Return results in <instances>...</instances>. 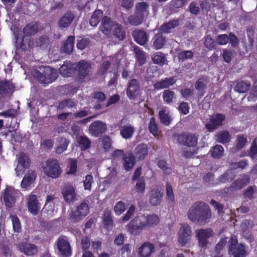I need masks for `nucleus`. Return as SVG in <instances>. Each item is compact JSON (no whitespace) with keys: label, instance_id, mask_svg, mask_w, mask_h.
Masks as SVG:
<instances>
[{"label":"nucleus","instance_id":"9d476101","mask_svg":"<svg viewBox=\"0 0 257 257\" xmlns=\"http://www.w3.org/2000/svg\"><path fill=\"white\" fill-rule=\"evenodd\" d=\"M225 116L222 113H218L211 115L208 122L205 125V128L209 132H212L218 127L222 125L223 122L225 120Z\"/></svg>","mask_w":257,"mask_h":257},{"label":"nucleus","instance_id":"c756f323","mask_svg":"<svg viewBox=\"0 0 257 257\" xmlns=\"http://www.w3.org/2000/svg\"><path fill=\"white\" fill-rule=\"evenodd\" d=\"M103 224L104 228L108 231H111L113 227V220L111 212L108 208L104 210L103 216Z\"/></svg>","mask_w":257,"mask_h":257},{"label":"nucleus","instance_id":"864d4df0","mask_svg":"<svg viewBox=\"0 0 257 257\" xmlns=\"http://www.w3.org/2000/svg\"><path fill=\"white\" fill-rule=\"evenodd\" d=\"M247 143L246 136L244 135H239L237 136L235 143V150H240L243 149Z\"/></svg>","mask_w":257,"mask_h":257},{"label":"nucleus","instance_id":"69168bd1","mask_svg":"<svg viewBox=\"0 0 257 257\" xmlns=\"http://www.w3.org/2000/svg\"><path fill=\"white\" fill-rule=\"evenodd\" d=\"M125 152L123 149H115L110 154V159L112 160L118 161L120 159H123V156H124Z\"/></svg>","mask_w":257,"mask_h":257},{"label":"nucleus","instance_id":"6ab92c4d","mask_svg":"<svg viewBox=\"0 0 257 257\" xmlns=\"http://www.w3.org/2000/svg\"><path fill=\"white\" fill-rule=\"evenodd\" d=\"M27 207L29 211L33 215L38 214L40 208V203L37 196L34 194H31L27 198Z\"/></svg>","mask_w":257,"mask_h":257},{"label":"nucleus","instance_id":"2f4dec72","mask_svg":"<svg viewBox=\"0 0 257 257\" xmlns=\"http://www.w3.org/2000/svg\"><path fill=\"white\" fill-rule=\"evenodd\" d=\"M162 199V194L159 188H153L150 192L149 202L153 206L159 204Z\"/></svg>","mask_w":257,"mask_h":257},{"label":"nucleus","instance_id":"09e8293b","mask_svg":"<svg viewBox=\"0 0 257 257\" xmlns=\"http://www.w3.org/2000/svg\"><path fill=\"white\" fill-rule=\"evenodd\" d=\"M152 61L154 64L163 66L167 62V58L161 52H157L153 54Z\"/></svg>","mask_w":257,"mask_h":257},{"label":"nucleus","instance_id":"bf43d9fd","mask_svg":"<svg viewBox=\"0 0 257 257\" xmlns=\"http://www.w3.org/2000/svg\"><path fill=\"white\" fill-rule=\"evenodd\" d=\"M103 149L107 152L109 151L112 147V141L111 138L107 135L103 136L101 139Z\"/></svg>","mask_w":257,"mask_h":257},{"label":"nucleus","instance_id":"393cba45","mask_svg":"<svg viewBox=\"0 0 257 257\" xmlns=\"http://www.w3.org/2000/svg\"><path fill=\"white\" fill-rule=\"evenodd\" d=\"M62 194L66 202H73L76 199L74 188L71 184H67L64 187Z\"/></svg>","mask_w":257,"mask_h":257},{"label":"nucleus","instance_id":"4be33fe9","mask_svg":"<svg viewBox=\"0 0 257 257\" xmlns=\"http://www.w3.org/2000/svg\"><path fill=\"white\" fill-rule=\"evenodd\" d=\"M76 71V67L75 64L71 62H64V64L60 67V73L64 77H71L75 74Z\"/></svg>","mask_w":257,"mask_h":257},{"label":"nucleus","instance_id":"3c124183","mask_svg":"<svg viewBox=\"0 0 257 257\" xmlns=\"http://www.w3.org/2000/svg\"><path fill=\"white\" fill-rule=\"evenodd\" d=\"M36 46L42 49H47L49 45V39L48 36H41L35 40Z\"/></svg>","mask_w":257,"mask_h":257},{"label":"nucleus","instance_id":"6e6552de","mask_svg":"<svg viewBox=\"0 0 257 257\" xmlns=\"http://www.w3.org/2000/svg\"><path fill=\"white\" fill-rule=\"evenodd\" d=\"M55 244L61 257H70L72 255L71 247L66 236H60Z\"/></svg>","mask_w":257,"mask_h":257},{"label":"nucleus","instance_id":"603ef678","mask_svg":"<svg viewBox=\"0 0 257 257\" xmlns=\"http://www.w3.org/2000/svg\"><path fill=\"white\" fill-rule=\"evenodd\" d=\"M144 19V17L135 12L134 14L131 15L128 17V22L133 26H138L142 23Z\"/></svg>","mask_w":257,"mask_h":257},{"label":"nucleus","instance_id":"c85d7f7f","mask_svg":"<svg viewBox=\"0 0 257 257\" xmlns=\"http://www.w3.org/2000/svg\"><path fill=\"white\" fill-rule=\"evenodd\" d=\"M15 85L10 80L0 81V98L4 97L10 91H14Z\"/></svg>","mask_w":257,"mask_h":257},{"label":"nucleus","instance_id":"f03ea898","mask_svg":"<svg viewBox=\"0 0 257 257\" xmlns=\"http://www.w3.org/2000/svg\"><path fill=\"white\" fill-rule=\"evenodd\" d=\"M41 30L42 28L38 22L33 21L28 23L23 28L24 36L21 39L20 43L17 39V47L20 48L24 51L28 50L31 47L30 38H29V37L34 36Z\"/></svg>","mask_w":257,"mask_h":257},{"label":"nucleus","instance_id":"5fc2aeb1","mask_svg":"<svg viewBox=\"0 0 257 257\" xmlns=\"http://www.w3.org/2000/svg\"><path fill=\"white\" fill-rule=\"evenodd\" d=\"M204 39V46L208 50L211 51L215 48L216 42L211 37L210 35H205Z\"/></svg>","mask_w":257,"mask_h":257},{"label":"nucleus","instance_id":"b1692460","mask_svg":"<svg viewBox=\"0 0 257 257\" xmlns=\"http://www.w3.org/2000/svg\"><path fill=\"white\" fill-rule=\"evenodd\" d=\"M134 41L141 46H144L148 41L149 35L143 30H134L132 33Z\"/></svg>","mask_w":257,"mask_h":257},{"label":"nucleus","instance_id":"f257e3e1","mask_svg":"<svg viewBox=\"0 0 257 257\" xmlns=\"http://www.w3.org/2000/svg\"><path fill=\"white\" fill-rule=\"evenodd\" d=\"M187 216L192 222L204 225L210 221L212 212L209 206L202 201L195 202L189 209Z\"/></svg>","mask_w":257,"mask_h":257},{"label":"nucleus","instance_id":"680f3d73","mask_svg":"<svg viewBox=\"0 0 257 257\" xmlns=\"http://www.w3.org/2000/svg\"><path fill=\"white\" fill-rule=\"evenodd\" d=\"M166 197L170 203H175L174 195L172 189V185L170 183L167 182L166 185Z\"/></svg>","mask_w":257,"mask_h":257},{"label":"nucleus","instance_id":"774afa93","mask_svg":"<svg viewBox=\"0 0 257 257\" xmlns=\"http://www.w3.org/2000/svg\"><path fill=\"white\" fill-rule=\"evenodd\" d=\"M193 57V53L191 50L183 51L178 53V59L182 61L192 59Z\"/></svg>","mask_w":257,"mask_h":257},{"label":"nucleus","instance_id":"8fccbe9b","mask_svg":"<svg viewBox=\"0 0 257 257\" xmlns=\"http://www.w3.org/2000/svg\"><path fill=\"white\" fill-rule=\"evenodd\" d=\"M235 177V175L232 170H227L218 177V180L220 183H225L232 181Z\"/></svg>","mask_w":257,"mask_h":257},{"label":"nucleus","instance_id":"49530a36","mask_svg":"<svg viewBox=\"0 0 257 257\" xmlns=\"http://www.w3.org/2000/svg\"><path fill=\"white\" fill-rule=\"evenodd\" d=\"M103 11L100 10H95L91 16L89 20L90 26L95 27L100 21V19L103 18Z\"/></svg>","mask_w":257,"mask_h":257},{"label":"nucleus","instance_id":"58836bf2","mask_svg":"<svg viewBox=\"0 0 257 257\" xmlns=\"http://www.w3.org/2000/svg\"><path fill=\"white\" fill-rule=\"evenodd\" d=\"M112 34L115 38L119 41L123 40L126 36V32L120 24L115 23L112 30Z\"/></svg>","mask_w":257,"mask_h":257},{"label":"nucleus","instance_id":"bb28decb","mask_svg":"<svg viewBox=\"0 0 257 257\" xmlns=\"http://www.w3.org/2000/svg\"><path fill=\"white\" fill-rule=\"evenodd\" d=\"M37 178V173L35 171L29 170L24 176L22 182L21 187L27 189L35 181Z\"/></svg>","mask_w":257,"mask_h":257},{"label":"nucleus","instance_id":"052dcab7","mask_svg":"<svg viewBox=\"0 0 257 257\" xmlns=\"http://www.w3.org/2000/svg\"><path fill=\"white\" fill-rule=\"evenodd\" d=\"M67 174L75 175L77 170V161L76 159H69Z\"/></svg>","mask_w":257,"mask_h":257},{"label":"nucleus","instance_id":"37998d69","mask_svg":"<svg viewBox=\"0 0 257 257\" xmlns=\"http://www.w3.org/2000/svg\"><path fill=\"white\" fill-rule=\"evenodd\" d=\"M74 18V16L71 12L66 13L59 20V27L62 28L68 27L71 24Z\"/></svg>","mask_w":257,"mask_h":257},{"label":"nucleus","instance_id":"13d9d810","mask_svg":"<svg viewBox=\"0 0 257 257\" xmlns=\"http://www.w3.org/2000/svg\"><path fill=\"white\" fill-rule=\"evenodd\" d=\"M18 163L23 168H28L30 165V160L26 154L22 153L20 154Z\"/></svg>","mask_w":257,"mask_h":257},{"label":"nucleus","instance_id":"0eeeda50","mask_svg":"<svg viewBox=\"0 0 257 257\" xmlns=\"http://www.w3.org/2000/svg\"><path fill=\"white\" fill-rule=\"evenodd\" d=\"M144 215L136 216L126 225V229L131 234L139 235L145 227Z\"/></svg>","mask_w":257,"mask_h":257},{"label":"nucleus","instance_id":"473e14b6","mask_svg":"<svg viewBox=\"0 0 257 257\" xmlns=\"http://www.w3.org/2000/svg\"><path fill=\"white\" fill-rule=\"evenodd\" d=\"M119 128L120 135L125 140L131 139L135 132L134 127L130 124L121 126Z\"/></svg>","mask_w":257,"mask_h":257},{"label":"nucleus","instance_id":"f3484780","mask_svg":"<svg viewBox=\"0 0 257 257\" xmlns=\"http://www.w3.org/2000/svg\"><path fill=\"white\" fill-rule=\"evenodd\" d=\"M77 68L76 71L78 79L83 80L89 75L91 68V63L85 60H82L78 62Z\"/></svg>","mask_w":257,"mask_h":257},{"label":"nucleus","instance_id":"7c9ffc66","mask_svg":"<svg viewBox=\"0 0 257 257\" xmlns=\"http://www.w3.org/2000/svg\"><path fill=\"white\" fill-rule=\"evenodd\" d=\"M140 84L136 79H132L128 83L126 89L127 96L131 99L135 98L137 92L139 90Z\"/></svg>","mask_w":257,"mask_h":257},{"label":"nucleus","instance_id":"412c9836","mask_svg":"<svg viewBox=\"0 0 257 257\" xmlns=\"http://www.w3.org/2000/svg\"><path fill=\"white\" fill-rule=\"evenodd\" d=\"M122 162L125 170L126 171L131 170L136 163V157L133 152L131 151H126L124 156H123Z\"/></svg>","mask_w":257,"mask_h":257},{"label":"nucleus","instance_id":"de8ad7c7","mask_svg":"<svg viewBox=\"0 0 257 257\" xmlns=\"http://www.w3.org/2000/svg\"><path fill=\"white\" fill-rule=\"evenodd\" d=\"M145 218V226H155L157 225L160 221V219L158 215L156 214L148 215L145 216L144 215Z\"/></svg>","mask_w":257,"mask_h":257},{"label":"nucleus","instance_id":"e2e57ef3","mask_svg":"<svg viewBox=\"0 0 257 257\" xmlns=\"http://www.w3.org/2000/svg\"><path fill=\"white\" fill-rule=\"evenodd\" d=\"M248 156L252 160H257V137L254 139L248 152Z\"/></svg>","mask_w":257,"mask_h":257},{"label":"nucleus","instance_id":"0e129e2a","mask_svg":"<svg viewBox=\"0 0 257 257\" xmlns=\"http://www.w3.org/2000/svg\"><path fill=\"white\" fill-rule=\"evenodd\" d=\"M236 55V52L233 50L224 49L223 51L222 57L223 60L227 63H230L232 57Z\"/></svg>","mask_w":257,"mask_h":257},{"label":"nucleus","instance_id":"cd10ccee","mask_svg":"<svg viewBox=\"0 0 257 257\" xmlns=\"http://www.w3.org/2000/svg\"><path fill=\"white\" fill-rule=\"evenodd\" d=\"M207 83L208 78L205 76L200 77L195 82V88L199 92L198 96L200 98L203 96Z\"/></svg>","mask_w":257,"mask_h":257},{"label":"nucleus","instance_id":"f8f14e48","mask_svg":"<svg viewBox=\"0 0 257 257\" xmlns=\"http://www.w3.org/2000/svg\"><path fill=\"white\" fill-rule=\"evenodd\" d=\"M18 191L14 187L7 186L3 193V199L7 207L11 208L15 204Z\"/></svg>","mask_w":257,"mask_h":257},{"label":"nucleus","instance_id":"a19ab883","mask_svg":"<svg viewBox=\"0 0 257 257\" xmlns=\"http://www.w3.org/2000/svg\"><path fill=\"white\" fill-rule=\"evenodd\" d=\"M149 5L148 3L144 2H139L136 5L135 12L145 18L149 14Z\"/></svg>","mask_w":257,"mask_h":257},{"label":"nucleus","instance_id":"ea45409f","mask_svg":"<svg viewBox=\"0 0 257 257\" xmlns=\"http://www.w3.org/2000/svg\"><path fill=\"white\" fill-rule=\"evenodd\" d=\"M76 141L79 147L82 151L88 150L91 146V142L85 135L77 137Z\"/></svg>","mask_w":257,"mask_h":257},{"label":"nucleus","instance_id":"7ed1b4c3","mask_svg":"<svg viewBox=\"0 0 257 257\" xmlns=\"http://www.w3.org/2000/svg\"><path fill=\"white\" fill-rule=\"evenodd\" d=\"M89 213V205L83 201L71 209L68 215V219L71 222L76 223L82 221Z\"/></svg>","mask_w":257,"mask_h":257},{"label":"nucleus","instance_id":"72a5a7b5","mask_svg":"<svg viewBox=\"0 0 257 257\" xmlns=\"http://www.w3.org/2000/svg\"><path fill=\"white\" fill-rule=\"evenodd\" d=\"M74 43L75 36H69L67 39L64 42L63 46L61 47V52L66 54H71L74 48Z\"/></svg>","mask_w":257,"mask_h":257},{"label":"nucleus","instance_id":"a878e982","mask_svg":"<svg viewBox=\"0 0 257 257\" xmlns=\"http://www.w3.org/2000/svg\"><path fill=\"white\" fill-rule=\"evenodd\" d=\"M176 82V80L174 77H166L156 82L154 84V87L157 90L169 88L170 86L175 84Z\"/></svg>","mask_w":257,"mask_h":257},{"label":"nucleus","instance_id":"79ce46f5","mask_svg":"<svg viewBox=\"0 0 257 257\" xmlns=\"http://www.w3.org/2000/svg\"><path fill=\"white\" fill-rule=\"evenodd\" d=\"M179 25L178 20H173L161 25L160 27V30L162 33L168 34L171 33L172 30L177 27Z\"/></svg>","mask_w":257,"mask_h":257},{"label":"nucleus","instance_id":"338daca9","mask_svg":"<svg viewBox=\"0 0 257 257\" xmlns=\"http://www.w3.org/2000/svg\"><path fill=\"white\" fill-rule=\"evenodd\" d=\"M13 223V227L15 232H20L21 231V224L19 218L16 215L10 216Z\"/></svg>","mask_w":257,"mask_h":257},{"label":"nucleus","instance_id":"e433bc0d","mask_svg":"<svg viewBox=\"0 0 257 257\" xmlns=\"http://www.w3.org/2000/svg\"><path fill=\"white\" fill-rule=\"evenodd\" d=\"M148 153L147 145L142 143L138 145L135 149V154L139 160H143Z\"/></svg>","mask_w":257,"mask_h":257},{"label":"nucleus","instance_id":"f704fd0d","mask_svg":"<svg viewBox=\"0 0 257 257\" xmlns=\"http://www.w3.org/2000/svg\"><path fill=\"white\" fill-rule=\"evenodd\" d=\"M134 51L135 54V57L140 66H143L147 61V54L143 49L138 46L134 47Z\"/></svg>","mask_w":257,"mask_h":257},{"label":"nucleus","instance_id":"a18cd8bd","mask_svg":"<svg viewBox=\"0 0 257 257\" xmlns=\"http://www.w3.org/2000/svg\"><path fill=\"white\" fill-rule=\"evenodd\" d=\"M224 148L220 145H216L211 148L209 153L211 156L215 159H219L224 155Z\"/></svg>","mask_w":257,"mask_h":257},{"label":"nucleus","instance_id":"6e6d98bb","mask_svg":"<svg viewBox=\"0 0 257 257\" xmlns=\"http://www.w3.org/2000/svg\"><path fill=\"white\" fill-rule=\"evenodd\" d=\"M136 184L135 186L136 191L140 193H144L146 189L145 179L144 176L141 177L139 179L136 180Z\"/></svg>","mask_w":257,"mask_h":257},{"label":"nucleus","instance_id":"ddd939ff","mask_svg":"<svg viewBox=\"0 0 257 257\" xmlns=\"http://www.w3.org/2000/svg\"><path fill=\"white\" fill-rule=\"evenodd\" d=\"M250 180V178L249 175L243 174L236 180L234 181L229 187H227V191L233 192L240 190L248 185Z\"/></svg>","mask_w":257,"mask_h":257},{"label":"nucleus","instance_id":"2eb2a0df","mask_svg":"<svg viewBox=\"0 0 257 257\" xmlns=\"http://www.w3.org/2000/svg\"><path fill=\"white\" fill-rule=\"evenodd\" d=\"M107 130L106 123L101 120L92 122L89 127V132L93 137H99L105 133Z\"/></svg>","mask_w":257,"mask_h":257},{"label":"nucleus","instance_id":"dca6fc26","mask_svg":"<svg viewBox=\"0 0 257 257\" xmlns=\"http://www.w3.org/2000/svg\"><path fill=\"white\" fill-rule=\"evenodd\" d=\"M17 248L20 251L27 256H33L38 252L37 246L25 241L20 242L17 245Z\"/></svg>","mask_w":257,"mask_h":257},{"label":"nucleus","instance_id":"c9c22d12","mask_svg":"<svg viewBox=\"0 0 257 257\" xmlns=\"http://www.w3.org/2000/svg\"><path fill=\"white\" fill-rule=\"evenodd\" d=\"M234 90L239 93H245L250 88L251 84L249 82L237 80L233 83Z\"/></svg>","mask_w":257,"mask_h":257},{"label":"nucleus","instance_id":"1a4fd4ad","mask_svg":"<svg viewBox=\"0 0 257 257\" xmlns=\"http://www.w3.org/2000/svg\"><path fill=\"white\" fill-rule=\"evenodd\" d=\"M198 135L183 132L178 136L177 141L179 144L188 147L194 148L198 144Z\"/></svg>","mask_w":257,"mask_h":257},{"label":"nucleus","instance_id":"4d7b16f0","mask_svg":"<svg viewBox=\"0 0 257 257\" xmlns=\"http://www.w3.org/2000/svg\"><path fill=\"white\" fill-rule=\"evenodd\" d=\"M162 97L166 103L170 104L175 98V92L171 90L166 89L163 92Z\"/></svg>","mask_w":257,"mask_h":257},{"label":"nucleus","instance_id":"9b49d317","mask_svg":"<svg viewBox=\"0 0 257 257\" xmlns=\"http://www.w3.org/2000/svg\"><path fill=\"white\" fill-rule=\"evenodd\" d=\"M196 234L199 246L204 248L209 244L208 239L212 236L213 231L211 228H201L196 230Z\"/></svg>","mask_w":257,"mask_h":257},{"label":"nucleus","instance_id":"5701e85b","mask_svg":"<svg viewBox=\"0 0 257 257\" xmlns=\"http://www.w3.org/2000/svg\"><path fill=\"white\" fill-rule=\"evenodd\" d=\"M155 245L149 241L143 243L138 249V255L140 257H150L154 251Z\"/></svg>","mask_w":257,"mask_h":257},{"label":"nucleus","instance_id":"4468645a","mask_svg":"<svg viewBox=\"0 0 257 257\" xmlns=\"http://www.w3.org/2000/svg\"><path fill=\"white\" fill-rule=\"evenodd\" d=\"M191 230L189 225L184 223L181 225L178 231V241L181 246H185L191 239Z\"/></svg>","mask_w":257,"mask_h":257},{"label":"nucleus","instance_id":"a211bd4d","mask_svg":"<svg viewBox=\"0 0 257 257\" xmlns=\"http://www.w3.org/2000/svg\"><path fill=\"white\" fill-rule=\"evenodd\" d=\"M115 24V23L110 17L104 16L101 19L99 30L106 37H108L110 35L111 30L112 27H114Z\"/></svg>","mask_w":257,"mask_h":257},{"label":"nucleus","instance_id":"aec40b11","mask_svg":"<svg viewBox=\"0 0 257 257\" xmlns=\"http://www.w3.org/2000/svg\"><path fill=\"white\" fill-rule=\"evenodd\" d=\"M167 42V38L160 32L153 37L151 40V46L154 49L158 50L162 49L166 44Z\"/></svg>","mask_w":257,"mask_h":257},{"label":"nucleus","instance_id":"4c0bfd02","mask_svg":"<svg viewBox=\"0 0 257 257\" xmlns=\"http://www.w3.org/2000/svg\"><path fill=\"white\" fill-rule=\"evenodd\" d=\"M70 143V141L66 138L61 137L57 140V146L55 148V153L57 154H61L65 152Z\"/></svg>","mask_w":257,"mask_h":257},{"label":"nucleus","instance_id":"20e7f679","mask_svg":"<svg viewBox=\"0 0 257 257\" xmlns=\"http://www.w3.org/2000/svg\"><path fill=\"white\" fill-rule=\"evenodd\" d=\"M42 169L43 172L47 177L53 179L58 178L62 173L59 162L55 159H49L46 160Z\"/></svg>","mask_w":257,"mask_h":257},{"label":"nucleus","instance_id":"39448f33","mask_svg":"<svg viewBox=\"0 0 257 257\" xmlns=\"http://www.w3.org/2000/svg\"><path fill=\"white\" fill-rule=\"evenodd\" d=\"M42 71L35 72V78L42 84H48L54 81L57 78V74L49 66H45L40 68Z\"/></svg>","mask_w":257,"mask_h":257},{"label":"nucleus","instance_id":"c03bdc74","mask_svg":"<svg viewBox=\"0 0 257 257\" xmlns=\"http://www.w3.org/2000/svg\"><path fill=\"white\" fill-rule=\"evenodd\" d=\"M215 136L216 142L222 144L229 143L231 140V135L227 131H223L217 133Z\"/></svg>","mask_w":257,"mask_h":257},{"label":"nucleus","instance_id":"423d86ee","mask_svg":"<svg viewBox=\"0 0 257 257\" xmlns=\"http://www.w3.org/2000/svg\"><path fill=\"white\" fill-rule=\"evenodd\" d=\"M228 252L233 257H245V246L238 243L235 235L231 236L228 240Z\"/></svg>","mask_w":257,"mask_h":257}]
</instances>
